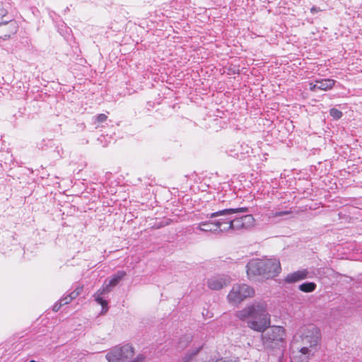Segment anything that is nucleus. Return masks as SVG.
Wrapping results in <instances>:
<instances>
[{
    "label": "nucleus",
    "instance_id": "22",
    "mask_svg": "<svg viewBox=\"0 0 362 362\" xmlns=\"http://www.w3.org/2000/svg\"><path fill=\"white\" fill-rule=\"evenodd\" d=\"M72 300H74V298H72L71 294H69V295L66 296V297L61 298L59 300L62 303V304L64 305L69 304V303L71 302Z\"/></svg>",
    "mask_w": 362,
    "mask_h": 362
},
{
    "label": "nucleus",
    "instance_id": "18",
    "mask_svg": "<svg viewBox=\"0 0 362 362\" xmlns=\"http://www.w3.org/2000/svg\"><path fill=\"white\" fill-rule=\"evenodd\" d=\"M9 5L4 0H0V18L4 17L8 11Z\"/></svg>",
    "mask_w": 362,
    "mask_h": 362
},
{
    "label": "nucleus",
    "instance_id": "11",
    "mask_svg": "<svg viewBox=\"0 0 362 362\" xmlns=\"http://www.w3.org/2000/svg\"><path fill=\"white\" fill-rule=\"evenodd\" d=\"M126 276V272L124 271H119L115 274L112 276V277L109 280L108 283L107 281L104 283L102 288L108 289V292L111 291V289L115 287L124 276Z\"/></svg>",
    "mask_w": 362,
    "mask_h": 362
},
{
    "label": "nucleus",
    "instance_id": "24",
    "mask_svg": "<svg viewBox=\"0 0 362 362\" xmlns=\"http://www.w3.org/2000/svg\"><path fill=\"white\" fill-rule=\"evenodd\" d=\"M62 305H63L62 304V303H61V302H60V300H59V302H57V303L54 305V306H53V308H52V310H53L54 312H57V311L60 309V308H61Z\"/></svg>",
    "mask_w": 362,
    "mask_h": 362
},
{
    "label": "nucleus",
    "instance_id": "26",
    "mask_svg": "<svg viewBox=\"0 0 362 362\" xmlns=\"http://www.w3.org/2000/svg\"><path fill=\"white\" fill-rule=\"evenodd\" d=\"M317 86H318V83H316L315 84H313V83H310V89L312 91L316 90L317 89Z\"/></svg>",
    "mask_w": 362,
    "mask_h": 362
},
{
    "label": "nucleus",
    "instance_id": "3",
    "mask_svg": "<svg viewBox=\"0 0 362 362\" xmlns=\"http://www.w3.org/2000/svg\"><path fill=\"white\" fill-rule=\"evenodd\" d=\"M281 270L280 262L275 258L252 259L247 264V274L250 279L257 276L273 278L278 276Z\"/></svg>",
    "mask_w": 362,
    "mask_h": 362
},
{
    "label": "nucleus",
    "instance_id": "16",
    "mask_svg": "<svg viewBox=\"0 0 362 362\" xmlns=\"http://www.w3.org/2000/svg\"><path fill=\"white\" fill-rule=\"evenodd\" d=\"M317 285L313 282H306L299 286V289L305 293L313 292L315 290Z\"/></svg>",
    "mask_w": 362,
    "mask_h": 362
},
{
    "label": "nucleus",
    "instance_id": "21",
    "mask_svg": "<svg viewBox=\"0 0 362 362\" xmlns=\"http://www.w3.org/2000/svg\"><path fill=\"white\" fill-rule=\"evenodd\" d=\"M83 286H78L70 294L72 296V298L74 299H75L76 297H78L81 293V292L83 291Z\"/></svg>",
    "mask_w": 362,
    "mask_h": 362
},
{
    "label": "nucleus",
    "instance_id": "1",
    "mask_svg": "<svg viewBox=\"0 0 362 362\" xmlns=\"http://www.w3.org/2000/svg\"><path fill=\"white\" fill-rule=\"evenodd\" d=\"M321 333L313 324L301 327L293 337L290 346L291 362H308L320 346Z\"/></svg>",
    "mask_w": 362,
    "mask_h": 362
},
{
    "label": "nucleus",
    "instance_id": "12",
    "mask_svg": "<svg viewBox=\"0 0 362 362\" xmlns=\"http://www.w3.org/2000/svg\"><path fill=\"white\" fill-rule=\"evenodd\" d=\"M308 271L305 269L297 271L293 273H291L287 275L285 279V281L287 283H293L303 279H305L308 276Z\"/></svg>",
    "mask_w": 362,
    "mask_h": 362
},
{
    "label": "nucleus",
    "instance_id": "27",
    "mask_svg": "<svg viewBox=\"0 0 362 362\" xmlns=\"http://www.w3.org/2000/svg\"><path fill=\"white\" fill-rule=\"evenodd\" d=\"M310 11L311 13H317L319 11H320V8H317V7H313L311 9H310Z\"/></svg>",
    "mask_w": 362,
    "mask_h": 362
},
{
    "label": "nucleus",
    "instance_id": "20",
    "mask_svg": "<svg viewBox=\"0 0 362 362\" xmlns=\"http://www.w3.org/2000/svg\"><path fill=\"white\" fill-rule=\"evenodd\" d=\"M290 214H291V211H272L270 213V217H278V216L288 215Z\"/></svg>",
    "mask_w": 362,
    "mask_h": 362
},
{
    "label": "nucleus",
    "instance_id": "10",
    "mask_svg": "<svg viewBox=\"0 0 362 362\" xmlns=\"http://www.w3.org/2000/svg\"><path fill=\"white\" fill-rule=\"evenodd\" d=\"M206 283L210 289L218 291L229 285L230 278L228 276H215L208 279Z\"/></svg>",
    "mask_w": 362,
    "mask_h": 362
},
{
    "label": "nucleus",
    "instance_id": "23",
    "mask_svg": "<svg viewBox=\"0 0 362 362\" xmlns=\"http://www.w3.org/2000/svg\"><path fill=\"white\" fill-rule=\"evenodd\" d=\"M107 119V117L105 114H100L96 117V120L98 122H103L106 121Z\"/></svg>",
    "mask_w": 362,
    "mask_h": 362
},
{
    "label": "nucleus",
    "instance_id": "25",
    "mask_svg": "<svg viewBox=\"0 0 362 362\" xmlns=\"http://www.w3.org/2000/svg\"><path fill=\"white\" fill-rule=\"evenodd\" d=\"M144 357L143 355H138L134 360H132L131 362H144Z\"/></svg>",
    "mask_w": 362,
    "mask_h": 362
},
{
    "label": "nucleus",
    "instance_id": "14",
    "mask_svg": "<svg viewBox=\"0 0 362 362\" xmlns=\"http://www.w3.org/2000/svg\"><path fill=\"white\" fill-rule=\"evenodd\" d=\"M335 81L333 79L325 78L322 80H317L315 83H318L317 89L322 90H328L332 89L334 84Z\"/></svg>",
    "mask_w": 362,
    "mask_h": 362
},
{
    "label": "nucleus",
    "instance_id": "17",
    "mask_svg": "<svg viewBox=\"0 0 362 362\" xmlns=\"http://www.w3.org/2000/svg\"><path fill=\"white\" fill-rule=\"evenodd\" d=\"M199 351V349H196L195 350L188 351L182 358V362H192Z\"/></svg>",
    "mask_w": 362,
    "mask_h": 362
},
{
    "label": "nucleus",
    "instance_id": "2",
    "mask_svg": "<svg viewBox=\"0 0 362 362\" xmlns=\"http://www.w3.org/2000/svg\"><path fill=\"white\" fill-rule=\"evenodd\" d=\"M236 317L247 323V327L256 332H263L270 327V315L264 302H254L235 314Z\"/></svg>",
    "mask_w": 362,
    "mask_h": 362
},
{
    "label": "nucleus",
    "instance_id": "5",
    "mask_svg": "<svg viewBox=\"0 0 362 362\" xmlns=\"http://www.w3.org/2000/svg\"><path fill=\"white\" fill-rule=\"evenodd\" d=\"M248 211L247 207L235 209H226L210 214V218H214L215 225L218 227L220 233L229 232L230 228L231 218L226 216L236 213H245Z\"/></svg>",
    "mask_w": 362,
    "mask_h": 362
},
{
    "label": "nucleus",
    "instance_id": "7",
    "mask_svg": "<svg viewBox=\"0 0 362 362\" xmlns=\"http://www.w3.org/2000/svg\"><path fill=\"white\" fill-rule=\"evenodd\" d=\"M134 355V349L129 344L116 346L106 354L108 362H127Z\"/></svg>",
    "mask_w": 362,
    "mask_h": 362
},
{
    "label": "nucleus",
    "instance_id": "8",
    "mask_svg": "<svg viewBox=\"0 0 362 362\" xmlns=\"http://www.w3.org/2000/svg\"><path fill=\"white\" fill-rule=\"evenodd\" d=\"M255 219L251 214L231 219L230 231L247 230L254 227Z\"/></svg>",
    "mask_w": 362,
    "mask_h": 362
},
{
    "label": "nucleus",
    "instance_id": "4",
    "mask_svg": "<svg viewBox=\"0 0 362 362\" xmlns=\"http://www.w3.org/2000/svg\"><path fill=\"white\" fill-rule=\"evenodd\" d=\"M261 339L262 345L266 350L279 352L280 355L283 354L286 345V332L283 327H268L262 332Z\"/></svg>",
    "mask_w": 362,
    "mask_h": 362
},
{
    "label": "nucleus",
    "instance_id": "13",
    "mask_svg": "<svg viewBox=\"0 0 362 362\" xmlns=\"http://www.w3.org/2000/svg\"><path fill=\"white\" fill-rule=\"evenodd\" d=\"M198 228L200 230L205 232H212V233H220L218 229V227L215 225V222L214 220H210L209 221L202 222L199 224Z\"/></svg>",
    "mask_w": 362,
    "mask_h": 362
},
{
    "label": "nucleus",
    "instance_id": "6",
    "mask_svg": "<svg viewBox=\"0 0 362 362\" xmlns=\"http://www.w3.org/2000/svg\"><path fill=\"white\" fill-rule=\"evenodd\" d=\"M255 295V290L252 287L245 284H234L229 292L227 298L230 303L238 305L247 298Z\"/></svg>",
    "mask_w": 362,
    "mask_h": 362
},
{
    "label": "nucleus",
    "instance_id": "9",
    "mask_svg": "<svg viewBox=\"0 0 362 362\" xmlns=\"http://www.w3.org/2000/svg\"><path fill=\"white\" fill-rule=\"evenodd\" d=\"M18 26L16 21L8 20L0 22V38L7 40L15 35Z\"/></svg>",
    "mask_w": 362,
    "mask_h": 362
},
{
    "label": "nucleus",
    "instance_id": "15",
    "mask_svg": "<svg viewBox=\"0 0 362 362\" xmlns=\"http://www.w3.org/2000/svg\"><path fill=\"white\" fill-rule=\"evenodd\" d=\"M106 293H109L108 289L101 288L93 296L95 301L98 304L101 305L103 309L105 308V310H107V302L105 300L103 299L102 296L105 294Z\"/></svg>",
    "mask_w": 362,
    "mask_h": 362
},
{
    "label": "nucleus",
    "instance_id": "19",
    "mask_svg": "<svg viewBox=\"0 0 362 362\" xmlns=\"http://www.w3.org/2000/svg\"><path fill=\"white\" fill-rule=\"evenodd\" d=\"M329 114L334 119H339L342 117V112L336 108H332L329 110Z\"/></svg>",
    "mask_w": 362,
    "mask_h": 362
}]
</instances>
